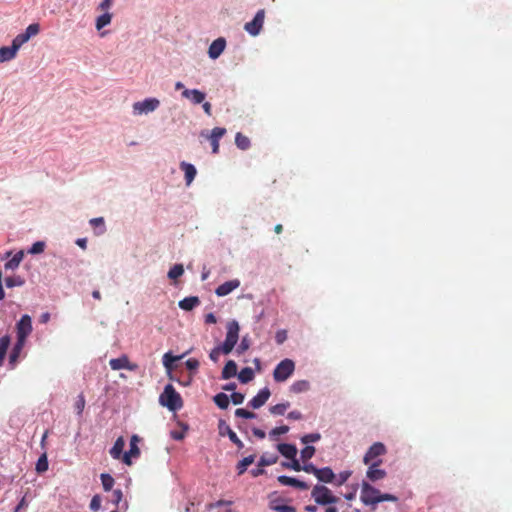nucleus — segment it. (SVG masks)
<instances>
[{
    "instance_id": "13",
    "label": "nucleus",
    "mask_w": 512,
    "mask_h": 512,
    "mask_svg": "<svg viewBox=\"0 0 512 512\" xmlns=\"http://www.w3.org/2000/svg\"><path fill=\"white\" fill-rule=\"evenodd\" d=\"M270 395L271 392L267 387L261 389L258 394L249 401V406L253 409H259L268 401Z\"/></svg>"
},
{
    "instance_id": "7",
    "label": "nucleus",
    "mask_w": 512,
    "mask_h": 512,
    "mask_svg": "<svg viewBox=\"0 0 512 512\" xmlns=\"http://www.w3.org/2000/svg\"><path fill=\"white\" fill-rule=\"evenodd\" d=\"M160 105V101L156 98H147L133 104V113L136 115L148 114L155 111Z\"/></svg>"
},
{
    "instance_id": "25",
    "label": "nucleus",
    "mask_w": 512,
    "mask_h": 512,
    "mask_svg": "<svg viewBox=\"0 0 512 512\" xmlns=\"http://www.w3.org/2000/svg\"><path fill=\"white\" fill-rule=\"evenodd\" d=\"M17 50L12 46H3L0 48V63L8 62L17 55Z\"/></svg>"
},
{
    "instance_id": "43",
    "label": "nucleus",
    "mask_w": 512,
    "mask_h": 512,
    "mask_svg": "<svg viewBox=\"0 0 512 512\" xmlns=\"http://www.w3.org/2000/svg\"><path fill=\"white\" fill-rule=\"evenodd\" d=\"M40 31V26L38 23L30 24L25 32L24 35L27 36V39L29 40L31 37L36 36Z\"/></svg>"
},
{
    "instance_id": "63",
    "label": "nucleus",
    "mask_w": 512,
    "mask_h": 512,
    "mask_svg": "<svg viewBox=\"0 0 512 512\" xmlns=\"http://www.w3.org/2000/svg\"><path fill=\"white\" fill-rule=\"evenodd\" d=\"M112 1L113 0H103L99 6H98V9L101 10V11H105V12H108V10L110 9V7L112 6Z\"/></svg>"
},
{
    "instance_id": "59",
    "label": "nucleus",
    "mask_w": 512,
    "mask_h": 512,
    "mask_svg": "<svg viewBox=\"0 0 512 512\" xmlns=\"http://www.w3.org/2000/svg\"><path fill=\"white\" fill-rule=\"evenodd\" d=\"M122 498H123V493L120 489H116L112 492V502L115 505H119L120 502L122 501Z\"/></svg>"
},
{
    "instance_id": "42",
    "label": "nucleus",
    "mask_w": 512,
    "mask_h": 512,
    "mask_svg": "<svg viewBox=\"0 0 512 512\" xmlns=\"http://www.w3.org/2000/svg\"><path fill=\"white\" fill-rule=\"evenodd\" d=\"M351 474H352V473H351V471H348V470H347V471H342V472H340V473L336 476V478H335V480H334V482H333V483H334L336 486H341V485H343L344 483H346V482H347V480L349 479V477L351 476Z\"/></svg>"
},
{
    "instance_id": "6",
    "label": "nucleus",
    "mask_w": 512,
    "mask_h": 512,
    "mask_svg": "<svg viewBox=\"0 0 512 512\" xmlns=\"http://www.w3.org/2000/svg\"><path fill=\"white\" fill-rule=\"evenodd\" d=\"M386 452L387 449L383 443L375 442L364 455L363 462L366 465L373 464V462L382 463V460L379 459V457L385 455Z\"/></svg>"
},
{
    "instance_id": "61",
    "label": "nucleus",
    "mask_w": 512,
    "mask_h": 512,
    "mask_svg": "<svg viewBox=\"0 0 512 512\" xmlns=\"http://www.w3.org/2000/svg\"><path fill=\"white\" fill-rule=\"evenodd\" d=\"M232 503H233V502H232V501H230V500H223V499H220V500H218V501H217V502H215V503H210V504L207 506V508H208V509H213V508L220 507V506H225V505L230 506V505H232Z\"/></svg>"
},
{
    "instance_id": "44",
    "label": "nucleus",
    "mask_w": 512,
    "mask_h": 512,
    "mask_svg": "<svg viewBox=\"0 0 512 512\" xmlns=\"http://www.w3.org/2000/svg\"><path fill=\"white\" fill-rule=\"evenodd\" d=\"M27 41V36L24 35V33L18 34L13 40H12V47H14L17 51L20 49V47L25 44Z\"/></svg>"
},
{
    "instance_id": "34",
    "label": "nucleus",
    "mask_w": 512,
    "mask_h": 512,
    "mask_svg": "<svg viewBox=\"0 0 512 512\" xmlns=\"http://www.w3.org/2000/svg\"><path fill=\"white\" fill-rule=\"evenodd\" d=\"M112 20V14L109 12H105L102 15L98 16L96 19V29L101 30L105 26L109 25Z\"/></svg>"
},
{
    "instance_id": "40",
    "label": "nucleus",
    "mask_w": 512,
    "mask_h": 512,
    "mask_svg": "<svg viewBox=\"0 0 512 512\" xmlns=\"http://www.w3.org/2000/svg\"><path fill=\"white\" fill-rule=\"evenodd\" d=\"M184 273V268L182 264H175L168 272V277L170 279H177L182 276Z\"/></svg>"
},
{
    "instance_id": "15",
    "label": "nucleus",
    "mask_w": 512,
    "mask_h": 512,
    "mask_svg": "<svg viewBox=\"0 0 512 512\" xmlns=\"http://www.w3.org/2000/svg\"><path fill=\"white\" fill-rule=\"evenodd\" d=\"M226 134V129L221 127H215L212 129L211 134L208 136L211 146L212 153L217 154L219 152V140Z\"/></svg>"
},
{
    "instance_id": "39",
    "label": "nucleus",
    "mask_w": 512,
    "mask_h": 512,
    "mask_svg": "<svg viewBox=\"0 0 512 512\" xmlns=\"http://www.w3.org/2000/svg\"><path fill=\"white\" fill-rule=\"evenodd\" d=\"M100 478H101L103 489L105 491H110L114 485V478L110 474H107V473L101 474Z\"/></svg>"
},
{
    "instance_id": "23",
    "label": "nucleus",
    "mask_w": 512,
    "mask_h": 512,
    "mask_svg": "<svg viewBox=\"0 0 512 512\" xmlns=\"http://www.w3.org/2000/svg\"><path fill=\"white\" fill-rule=\"evenodd\" d=\"M125 447V440L123 437H118L113 445V447L110 449V455L114 459H122L123 457V449Z\"/></svg>"
},
{
    "instance_id": "37",
    "label": "nucleus",
    "mask_w": 512,
    "mask_h": 512,
    "mask_svg": "<svg viewBox=\"0 0 512 512\" xmlns=\"http://www.w3.org/2000/svg\"><path fill=\"white\" fill-rule=\"evenodd\" d=\"M184 356H185V354H183L181 356H173L169 352L165 353L163 356V365L165 366V368L170 370L172 368L173 363L182 359Z\"/></svg>"
},
{
    "instance_id": "14",
    "label": "nucleus",
    "mask_w": 512,
    "mask_h": 512,
    "mask_svg": "<svg viewBox=\"0 0 512 512\" xmlns=\"http://www.w3.org/2000/svg\"><path fill=\"white\" fill-rule=\"evenodd\" d=\"M226 47V40L222 37L214 40L208 49V55L211 59H217Z\"/></svg>"
},
{
    "instance_id": "33",
    "label": "nucleus",
    "mask_w": 512,
    "mask_h": 512,
    "mask_svg": "<svg viewBox=\"0 0 512 512\" xmlns=\"http://www.w3.org/2000/svg\"><path fill=\"white\" fill-rule=\"evenodd\" d=\"M253 378H254V372H253L252 368H250V367L243 368L238 374V379L243 384H246V383L252 381Z\"/></svg>"
},
{
    "instance_id": "32",
    "label": "nucleus",
    "mask_w": 512,
    "mask_h": 512,
    "mask_svg": "<svg viewBox=\"0 0 512 512\" xmlns=\"http://www.w3.org/2000/svg\"><path fill=\"white\" fill-rule=\"evenodd\" d=\"M235 144L241 150H247L250 147V139L238 132L235 136Z\"/></svg>"
},
{
    "instance_id": "52",
    "label": "nucleus",
    "mask_w": 512,
    "mask_h": 512,
    "mask_svg": "<svg viewBox=\"0 0 512 512\" xmlns=\"http://www.w3.org/2000/svg\"><path fill=\"white\" fill-rule=\"evenodd\" d=\"M271 509H273L276 512H296L295 507L286 504L271 505Z\"/></svg>"
},
{
    "instance_id": "21",
    "label": "nucleus",
    "mask_w": 512,
    "mask_h": 512,
    "mask_svg": "<svg viewBox=\"0 0 512 512\" xmlns=\"http://www.w3.org/2000/svg\"><path fill=\"white\" fill-rule=\"evenodd\" d=\"M277 449H278L279 453L282 456H284L285 458H288V459L296 458L297 448L293 444L281 443V444H278Z\"/></svg>"
},
{
    "instance_id": "2",
    "label": "nucleus",
    "mask_w": 512,
    "mask_h": 512,
    "mask_svg": "<svg viewBox=\"0 0 512 512\" xmlns=\"http://www.w3.org/2000/svg\"><path fill=\"white\" fill-rule=\"evenodd\" d=\"M226 337L222 345L217 346L221 354L228 355L232 352L239 340V324L236 320L229 321L226 325Z\"/></svg>"
},
{
    "instance_id": "31",
    "label": "nucleus",
    "mask_w": 512,
    "mask_h": 512,
    "mask_svg": "<svg viewBox=\"0 0 512 512\" xmlns=\"http://www.w3.org/2000/svg\"><path fill=\"white\" fill-rule=\"evenodd\" d=\"M310 388V383L307 380H298L295 381L291 386L290 390L293 393H302L306 392Z\"/></svg>"
},
{
    "instance_id": "48",
    "label": "nucleus",
    "mask_w": 512,
    "mask_h": 512,
    "mask_svg": "<svg viewBox=\"0 0 512 512\" xmlns=\"http://www.w3.org/2000/svg\"><path fill=\"white\" fill-rule=\"evenodd\" d=\"M321 438V435L319 433H310L306 434L303 437H301V442L303 444L313 443L319 441Z\"/></svg>"
},
{
    "instance_id": "9",
    "label": "nucleus",
    "mask_w": 512,
    "mask_h": 512,
    "mask_svg": "<svg viewBox=\"0 0 512 512\" xmlns=\"http://www.w3.org/2000/svg\"><path fill=\"white\" fill-rule=\"evenodd\" d=\"M17 339L21 341H26L27 336L32 331V320L29 315H23L21 319L18 321L17 325Z\"/></svg>"
},
{
    "instance_id": "3",
    "label": "nucleus",
    "mask_w": 512,
    "mask_h": 512,
    "mask_svg": "<svg viewBox=\"0 0 512 512\" xmlns=\"http://www.w3.org/2000/svg\"><path fill=\"white\" fill-rule=\"evenodd\" d=\"M311 497L319 505L335 504L339 501V498L324 485H315L311 491Z\"/></svg>"
},
{
    "instance_id": "57",
    "label": "nucleus",
    "mask_w": 512,
    "mask_h": 512,
    "mask_svg": "<svg viewBox=\"0 0 512 512\" xmlns=\"http://www.w3.org/2000/svg\"><path fill=\"white\" fill-rule=\"evenodd\" d=\"M101 507V497L99 495H94L90 502V509L93 511H98Z\"/></svg>"
},
{
    "instance_id": "46",
    "label": "nucleus",
    "mask_w": 512,
    "mask_h": 512,
    "mask_svg": "<svg viewBox=\"0 0 512 512\" xmlns=\"http://www.w3.org/2000/svg\"><path fill=\"white\" fill-rule=\"evenodd\" d=\"M44 249H45V243L43 241H37L30 247V249L28 250V253L33 254V255L40 254L44 251Z\"/></svg>"
},
{
    "instance_id": "24",
    "label": "nucleus",
    "mask_w": 512,
    "mask_h": 512,
    "mask_svg": "<svg viewBox=\"0 0 512 512\" xmlns=\"http://www.w3.org/2000/svg\"><path fill=\"white\" fill-rule=\"evenodd\" d=\"M200 304V300L197 296L185 297L180 300L178 305L182 310L191 311Z\"/></svg>"
},
{
    "instance_id": "55",
    "label": "nucleus",
    "mask_w": 512,
    "mask_h": 512,
    "mask_svg": "<svg viewBox=\"0 0 512 512\" xmlns=\"http://www.w3.org/2000/svg\"><path fill=\"white\" fill-rule=\"evenodd\" d=\"M289 431V427L286 426V425H282V426H279V427H275L274 429H272L269 433L270 437H275L277 435H282V434H285Z\"/></svg>"
},
{
    "instance_id": "56",
    "label": "nucleus",
    "mask_w": 512,
    "mask_h": 512,
    "mask_svg": "<svg viewBox=\"0 0 512 512\" xmlns=\"http://www.w3.org/2000/svg\"><path fill=\"white\" fill-rule=\"evenodd\" d=\"M249 347H250L249 340L247 339V337H243V339L241 340L239 346L236 349V352L238 354H242L245 351H247L249 349Z\"/></svg>"
},
{
    "instance_id": "64",
    "label": "nucleus",
    "mask_w": 512,
    "mask_h": 512,
    "mask_svg": "<svg viewBox=\"0 0 512 512\" xmlns=\"http://www.w3.org/2000/svg\"><path fill=\"white\" fill-rule=\"evenodd\" d=\"M220 354V349L215 347L211 350L209 357L213 362H217L219 360Z\"/></svg>"
},
{
    "instance_id": "8",
    "label": "nucleus",
    "mask_w": 512,
    "mask_h": 512,
    "mask_svg": "<svg viewBox=\"0 0 512 512\" xmlns=\"http://www.w3.org/2000/svg\"><path fill=\"white\" fill-rule=\"evenodd\" d=\"M264 19H265V10L260 9L254 16L253 20L250 22H247L244 25L245 31L247 33H249L251 36H257L263 27Z\"/></svg>"
},
{
    "instance_id": "1",
    "label": "nucleus",
    "mask_w": 512,
    "mask_h": 512,
    "mask_svg": "<svg viewBox=\"0 0 512 512\" xmlns=\"http://www.w3.org/2000/svg\"><path fill=\"white\" fill-rule=\"evenodd\" d=\"M159 403L170 411H177L183 406L182 398L172 384H167L164 387L163 392L159 396Z\"/></svg>"
},
{
    "instance_id": "10",
    "label": "nucleus",
    "mask_w": 512,
    "mask_h": 512,
    "mask_svg": "<svg viewBox=\"0 0 512 512\" xmlns=\"http://www.w3.org/2000/svg\"><path fill=\"white\" fill-rule=\"evenodd\" d=\"M109 365L112 370H120L127 369L130 371H135L138 368V365L135 363H131L127 355H122L118 358H113L109 361Z\"/></svg>"
},
{
    "instance_id": "51",
    "label": "nucleus",
    "mask_w": 512,
    "mask_h": 512,
    "mask_svg": "<svg viewBox=\"0 0 512 512\" xmlns=\"http://www.w3.org/2000/svg\"><path fill=\"white\" fill-rule=\"evenodd\" d=\"M277 459H278L277 456H272L270 458L265 457V456H261L259 461H258V466L259 467H265V466L272 465V464L276 463Z\"/></svg>"
},
{
    "instance_id": "62",
    "label": "nucleus",
    "mask_w": 512,
    "mask_h": 512,
    "mask_svg": "<svg viewBox=\"0 0 512 512\" xmlns=\"http://www.w3.org/2000/svg\"><path fill=\"white\" fill-rule=\"evenodd\" d=\"M379 503L380 502H383V501H392V502H395L397 501V497L392 495V494H379Z\"/></svg>"
},
{
    "instance_id": "30",
    "label": "nucleus",
    "mask_w": 512,
    "mask_h": 512,
    "mask_svg": "<svg viewBox=\"0 0 512 512\" xmlns=\"http://www.w3.org/2000/svg\"><path fill=\"white\" fill-rule=\"evenodd\" d=\"M25 284V279L20 275H13L5 279L7 288L21 287Z\"/></svg>"
},
{
    "instance_id": "26",
    "label": "nucleus",
    "mask_w": 512,
    "mask_h": 512,
    "mask_svg": "<svg viewBox=\"0 0 512 512\" xmlns=\"http://www.w3.org/2000/svg\"><path fill=\"white\" fill-rule=\"evenodd\" d=\"M24 251H18L9 261H7L4 265L5 270H15L19 267L20 263L24 258Z\"/></svg>"
},
{
    "instance_id": "28",
    "label": "nucleus",
    "mask_w": 512,
    "mask_h": 512,
    "mask_svg": "<svg viewBox=\"0 0 512 512\" xmlns=\"http://www.w3.org/2000/svg\"><path fill=\"white\" fill-rule=\"evenodd\" d=\"M25 341H21L20 339H17L16 344L14 345L10 356H9V362L12 365H15L18 361V357L24 347Z\"/></svg>"
},
{
    "instance_id": "38",
    "label": "nucleus",
    "mask_w": 512,
    "mask_h": 512,
    "mask_svg": "<svg viewBox=\"0 0 512 512\" xmlns=\"http://www.w3.org/2000/svg\"><path fill=\"white\" fill-rule=\"evenodd\" d=\"M289 407V402L279 403L270 407V413L273 415H284Z\"/></svg>"
},
{
    "instance_id": "19",
    "label": "nucleus",
    "mask_w": 512,
    "mask_h": 512,
    "mask_svg": "<svg viewBox=\"0 0 512 512\" xmlns=\"http://www.w3.org/2000/svg\"><path fill=\"white\" fill-rule=\"evenodd\" d=\"M182 96L190 99L194 104H200L205 100V93L198 89H184Z\"/></svg>"
},
{
    "instance_id": "41",
    "label": "nucleus",
    "mask_w": 512,
    "mask_h": 512,
    "mask_svg": "<svg viewBox=\"0 0 512 512\" xmlns=\"http://www.w3.org/2000/svg\"><path fill=\"white\" fill-rule=\"evenodd\" d=\"M315 451V447L309 445L305 446L300 452L302 461L306 462L311 459L314 456Z\"/></svg>"
},
{
    "instance_id": "29",
    "label": "nucleus",
    "mask_w": 512,
    "mask_h": 512,
    "mask_svg": "<svg viewBox=\"0 0 512 512\" xmlns=\"http://www.w3.org/2000/svg\"><path fill=\"white\" fill-rule=\"evenodd\" d=\"M254 460H255V456L249 455V456L243 458L241 461H239L236 466L238 475L244 474L247 470V467L249 465H251L254 462Z\"/></svg>"
},
{
    "instance_id": "35",
    "label": "nucleus",
    "mask_w": 512,
    "mask_h": 512,
    "mask_svg": "<svg viewBox=\"0 0 512 512\" xmlns=\"http://www.w3.org/2000/svg\"><path fill=\"white\" fill-rule=\"evenodd\" d=\"M9 345L10 337L8 335H4L0 338V366L3 364Z\"/></svg>"
},
{
    "instance_id": "58",
    "label": "nucleus",
    "mask_w": 512,
    "mask_h": 512,
    "mask_svg": "<svg viewBox=\"0 0 512 512\" xmlns=\"http://www.w3.org/2000/svg\"><path fill=\"white\" fill-rule=\"evenodd\" d=\"M231 401L234 405L242 404L244 401V395L239 392H233L231 395Z\"/></svg>"
},
{
    "instance_id": "47",
    "label": "nucleus",
    "mask_w": 512,
    "mask_h": 512,
    "mask_svg": "<svg viewBox=\"0 0 512 512\" xmlns=\"http://www.w3.org/2000/svg\"><path fill=\"white\" fill-rule=\"evenodd\" d=\"M90 225L93 228L101 227V230L97 233L98 235L105 232V223L103 217L92 218L90 220Z\"/></svg>"
},
{
    "instance_id": "45",
    "label": "nucleus",
    "mask_w": 512,
    "mask_h": 512,
    "mask_svg": "<svg viewBox=\"0 0 512 512\" xmlns=\"http://www.w3.org/2000/svg\"><path fill=\"white\" fill-rule=\"evenodd\" d=\"M48 469V461H47V457L45 454H43L37 461L36 463V471L38 473H42V472H45L47 471Z\"/></svg>"
},
{
    "instance_id": "22",
    "label": "nucleus",
    "mask_w": 512,
    "mask_h": 512,
    "mask_svg": "<svg viewBox=\"0 0 512 512\" xmlns=\"http://www.w3.org/2000/svg\"><path fill=\"white\" fill-rule=\"evenodd\" d=\"M180 168L185 174L186 184L190 185L197 174L196 168L194 167V165L187 163L185 161L180 163Z\"/></svg>"
},
{
    "instance_id": "27",
    "label": "nucleus",
    "mask_w": 512,
    "mask_h": 512,
    "mask_svg": "<svg viewBox=\"0 0 512 512\" xmlns=\"http://www.w3.org/2000/svg\"><path fill=\"white\" fill-rule=\"evenodd\" d=\"M236 374H237V364L235 363V361L229 360L225 364V366L222 370L221 377H222V379L227 380V379H230V378L236 376Z\"/></svg>"
},
{
    "instance_id": "20",
    "label": "nucleus",
    "mask_w": 512,
    "mask_h": 512,
    "mask_svg": "<svg viewBox=\"0 0 512 512\" xmlns=\"http://www.w3.org/2000/svg\"><path fill=\"white\" fill-rule=\"evenodd\" d=\"M316 478L323 483H333L336 475L330 467L319 468Z\"/></svg>"
},
{
    "instance_id": "17",
    "label": "nucleus",
    "mask_w": 512,
    "mask_h": 512,
    "mask_svg": "<svg viewBox=\"0 0 512 512\" xmlns=\"http://www.w3.org/2000/svg\"><path fill=\"white\" fill-rule=\"evenodd\" d=\"M239 286H240V281L238 279L229 280V281H226L223 284L219 285L216 288L215 293L219 297H224V296L230 294L233 290H235Z\"/></svg>"
},
{
    "instance_id": "53",
    "label": "nucleus",
    "mask_w": 512,
    "mask_h": 512,
    "mask_svg": "<svg viewBox=\"0 0 512 512\" xmlns=\"http://www.w3.org/2000/svg\"><path fill=\"white\" fill-rule=\"evenodd\" d=\"M85 398H84V395L83 394H80L78 397H77V400L75 402V409L77 410V413L78 415H81L83 410H84V407H85Z\"/></svg>"
},
{
    "instance_id": "5",
    "label": "nucleus",
    "mask_w": 512,
    "mask_h": 512,
    "mask_svg": "<svg viewBox=\"0 0 512 512\" xmlns=\"http://www.w3.org/2000/svg\"><path fill=\"white\" fill-rule=\"evenodd\" d=\"M380 491L370 485L368 482L363 481L361 485L360 500L364 505H375L379 503Z\"/></svg>"
},
{
    "instance_id": "4",
    "label": "nucleus",
    "mask_w": 512,
    "mask_h": 512,
    "mask_svg": "<svg viewBox=\"0 0 512 512\" xmlns=\"http://www.w3.org/2000/svg\"><path fill=\"white\" fill-rule=\"evenodd\" d=\"M294 370V362L291 359H284L275 367L273 378L276 382H284L293 374Z\"/></svg>"
},
{
    "instance_id": "16",
    "label": "nucleus",
    "mask_w": 512,
    "mask_h": 512,
    "mask_svg": "<svg viewBox=\"0 0 512 512\" xmlns=\"http://www.w3.org/2000/svg\"><path fill=\"white\" fill-rule=\"evenodd\" d=\"M277 480L280 484L285 485V486H292V487H295L300 490H308L309 489V485L306 482L298 480L293 477L286 476V475L278 476Z\"/></svg>"
},
{
    "instance_id": "60",
    "label": "nucleus",
    "mask_w": 512,
    "mask_h": 512,
    "mask_svg": "<svg viewBox=\"0 0 512 512\" xmlns=\"http://www.w3.org/2000/svg\"><path fill=\"white\" fill-rule=\"evenodd\" d=\"M187 369L191 371H196L199 367V361L195 358H190L185 363Z\"/></svg>"
},
{
    "instance_id": "54",
    "label": "nucleus",
    "mask_w": 512,
    "mask_h": 512,
    "mask_svg": "<svg viewBox=\"0 0 512 512\" xmlns=\"http://www.w3.org/2000/svg\"><path fill=\"white\" fill-rule=\"evenodd\" d=\"M282 466L287 469L294 471H300V462L296 458L291 459V462H283Z\"/></svg>"
},
{
    "instance_id": "18",
    "label": "nucleus",
    "mask_w": 512,
    "mask_h": 512,
    "mask_svg": "<svg viewBox=\"0 0 512 512\" xmlns=\"http://www.w3.org/2000/svg\"><path fill=\"white\" fill-rule=\"evenodd\" d=\"M380 464L379 462H373L369 465L366 476L370 481L376 482L386 477V471L378 468Z\"/></svg>"
},
{
    "instance_id": "49",
    "label": "nucleus",
    "mask_w": 512,
    "mask_h": 512,
    "mask_svg": "<svg viewBox=\"0 0 512 512\" xmlns=\"http://www.w3.org/2000/svg\"><path fill=\"white\" fill-rule=\"evenodd\" d=\"M235 416L245 418V419H253L256 417V414L254 412L248 411L243 408H238L235 411Z\"/></svg>"
},
{
    "instance_id": "12",
    "label": "nucleus",
    "mask_w": 512,
    "mask_h": 512,
    "mask_svg": "<svg viewBox=\"0 0 512 512\" xmlns=\"http://www.w3.org/2000/svg\"><path fill=\"white\" fill-rule=\"evenodd\" d=\"M139 437L137 435H133L130 440V449L129 451L125 452L122 457V461L126 465H131V457H138L140 455V449L137 445L139 442Z\"/></svg>"
},
{
    "instance_id": "11",
    "label": "nucleus",
    "mask_w": 512,
    "mask_h": 512,
    "mask_svg": "<svg viewBox=\"0 0 512 512\" xmlns=\"http://www.w3.org/2000/svg\"><path fill=\"white\" fill-rule=\"evenodd\" d=\"M218 428L220 435H227L230 441L234 443L238 449H242L244 447L243 442L239 439L237 434L230 428V426L225 421L220 420Z\"/></svg>"
},
{
    "instance_id": "50",
    "label": "nucleus",
    "mask_w": 512,
    "mask_h": 512,
    "mask_svg": "<svg viewBox=\"0 0 512 512\" xmlns=\"http://www.w3.org/2000/svg\"><path fill=\"white\" fill-rule=\"evenodd\" d=\"M319 468H317L312 463H305L303 465L300 464V471H305L306 473L313 474L315 477L318 474Z\"/></svg>"
},
{
    "instance_id": "36",
    "label": "nucleus",
    "mask_w": 512,
    "mask_h": 512,
    "mask_svg": "<svg viewBox=\"0 0 512 512\" xmlns=\"http://www.w3.org/2000/svg\"><path fill=\"white\" fill-rule=\"evenodd\" d=\"M213 400L220 409H226L229 406V397L225 393L216 394Z\"/></svg>"
}]
</instances>
